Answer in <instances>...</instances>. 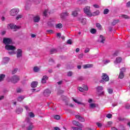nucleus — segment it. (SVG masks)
<instances>
[{
    "instance_id": "1",
    "label": "nucleus",
    "mask_w": 130,
    "mask_h": 130,
    "mask_svg": "<svg viewBox=\"0 0 130 130\" xmlns=\"http://www.w3.org/2000/svg\"><path fill=\"white\" fill-rule=\"evenodd\" d=\"M13 41L10 38H4L3 39V43L5 44V49L6 50H16V47L11 45Z\"/></svg>"
},
{
    "instance_id": "2",
    "label": "nucleus",
    "mask_w": 130,
    "mask_h": 130,
    "mask_svg": "<svg viewBox=\"0 0 130 130\" xmlns=\"http://www.w3.org/2000/svg\"><path fill=\"white\" fill-rule=\"evenodd\" d=\"M23 125L22 127H25L26 125H27V130H32L33 129L34 126L32 124V123L30 122V120L26 119L25 121L23 122Z\"/></svg>"
},
{
    "instance_id": "3",
    "label": "nucleus",
    "mask_w": 130,
    "mask_h": 130,
    "mask_svg": "<svg viewBox=\"0 0 130 130\" xmlns=\"http://www.w3.org/2000/svg\"><path fill=\"white\" fill-rule=\"evenodd\" d=\"M102 80H100V83L102 84H105L106 82H108L109 81V76L106 73H103L102 74Z\"/></svg>"
},
{
    "instance_id": "4",
    "label": "nucleus",
    "mask_w": 130,
    "mask_h": 130,
    "mask_svg": "<svg viewBox=\"0 0 130 130\" xmlns=\"http://www.w3.org/2000/svg\"><path fill=\"white\" fill-rule=\"evenodd\" d=\"M20 12V9L17 8H15L10 10V15L12 16H17Z\"/></svg>"
},
{
    "instance_id": "5",
    "label": "nucleus",
    "mask_w": 130,
    "mask_h": 130,
    "mask_svg": "<svg viewBox=\"0 0 130 130\" xmlns=\"http://www.w3.org/2000/svg\"><path fill=\"white\" fill-rule=\"evenodd\" d=\"M20 81V76L18 75H14L10 78V81L12 83H14V84H16V83H18Z\"/></svg>"
},
{
    "instance_id": "6",
    "label": "nucleus",
    "mask_w": 130,
    "mask_h": 130,
    "mask_svg": "<svg viewBox=\"0 0 130 130\" xmlns=\"http://www.w3.org/2000/svg\"><path fill=\"white\" fill-rule=\"evenodd\" d=\"M84 12L88 17H92V13L90 11V7L87 6L84 8Z\"/></svg>"
},
{
    "instance_id": "7",
    "label": "nucleus",
    "mask_w": 130,
    "mask_h": 130,
    "mask_svg": "<svg viewBox=\"0 0 130 130\" xmlns=\"http://www.w3.org/2000/svg\"><path fill=\"white\" fill-rule=\"evenodd\" d=\"M8 28H9V29H12L13 30H17L18 29H20V27L13 24H8Z\"/></svg>"
},
{
    "instance_id": "8",
    "label": "nucleus",
    "mask_w": 130,
    "mask_h": 130,
    "mask_svg": "<svg viewBox=\"0 0 130 130\" xmlns=\"http://www.w3.org/2000/svg\"><path fill=\"white\" fill-rule=\"evenodd\" d=\"M22 53H23V51L21 49H17V57L18 58L22 57Z\"/></svg>"
},
{
    "instance_id": "9",
    "label": "nucleus",
    "mask_w": 130,
    "mask_h": 130,
    "mask_svg": "<svg viewBox=\"0 0 130 130\" xmlns=\"http://www.w3.org/2000/svg\"><path fill=\"white\" fill-rule=\"evenodd\" d=\"M9 60H10V58L8 57H4L2 60V64H6L9 62Z\"/></svg>"
},
{
    "instance_id": "10",
    "label": "nucleus",
    "mask_w": 130,
    "mask_h": 130,
    "mask_svg": "<svg viewBox=\"0 0 130 130\" xmlns=\"http://www.w3.org/2000/svg\"><path fill=\"white\" fill-rule=\"evenodd\" d=\"M80 12V9L76 8L75 10L72 12V15L73 17H77L78 16V12Z\"/></svg>"
},
{
    "instance_id": "11",
    "label": "nucleus",
    "mask_w": 130,
    "mask_h": 130,
    "mask_svg": "<svg viewBox=\"0 0 130 130\" xmlns=\"http://www.w3.org/2000/svg\"><path fill=\"white\" fill-rule=\"evenodd\" d=\"M50 94H51V91L48 89H45L44 91V95L46 96V97H48Z\"/></svg>"
},
{
    "instance_id": "12",
    "label": "nucleus",
    "mask_w": 130,
    "mask_h": 130,
    "mask_svg": "<svg viewBox=\"0 0 130 130\" xmlns=\"http://www.w3.org/2000/svg\"><path fill=\"white\" fill-rule=\"evenodd\" d=\"M104 88L102 86H98L96 87L97 92L99 93H101V94H104V92H103Z\"/></svg>"
},
{
    "instance_id": "13",
    "label": "nucleus",
    "mask_w": 130,
    "mask_h": 130,
    "mask_svg": "<svg viewBox=\"0 0 130 130\" xmlns=\"http://www.w3.org/2000/svg\"><path fill=\"white\" fill-rule=\"evenodd\" d=\"M106 39L105 38V37H103V36L102 35H101L99 39V42H101V43H104V42L105 41Z\"/></svg>"
},
{
    "instance_id": "14",
    "label": "nucleus",
    "mask_w": 130,
    "mask_h": 130,
    "mask_svg": "<svg viewBox=\"0 0 130 130\" xmlns=\"http://www.w3.org/2000/svg\"><path fill=\"white\" fill-rule=\"evenodd\" d=\"M68 16H69V13H68V12H63L60 15L61 19H64V18Z\"/></svg>"
},
{
    "instance_id": "15",
    "label": "nucleus",
    "mask_w": 130,
    "mask_h": 130,
    "mask_svg": "<svg viewBox=\"0 0 130 130\" xmlns=\"http://www.w3.org/2000/svg\"><path fill=\"white\" fill-rule=\"evenodd\" d=\"M76 118H77V119H79V120L80 121H81V122H84L85 121V119L82 117H81V116L77 115L75 116Z\"/></svg>"
},
{
    "instance_id": "16",
    "label": "nucleus",
    "mask_w": 130,
    "mask_h": 130,
    "mask_svg": "<svg viewBox=\"0 0 130 130\" xmlns=\"http://www.w3.org/2000/svg\"><path fill=\"white\" fill-rule=\"evenodd\" d=\"M40 21V17L38 15H37L34 17V22L35 23H38Z\"/></svg>"
},
{
    "instance_id": "17",
    "label": "nucleus",
    "mask_w": 130,
    "mask_h": 130,
    "mask_svg": "<svg viewBox=\"0 0 130 130\" xmlns=\"http://www.w3.org/2000/svg\"><path fill=\"white\" fill-rule=\"evenodd\" d=\"M121 60H122L121 57H118L116 58V60L114 61V62L115 64H117L118 63H119L121 62Z\"/></svg>"
},
{
    "instance_id": "18",
    "label": "nucleus",
    "mask_w": 130,
    "mask_h": 130,
    "mask_svg": "<svg viewBox=\"0 0 130 130\" xmlns=\"http://www.w3.org/2000/svg\"><path fill=\"white\" fill-rule=\"evenodd\" d=\"M78 126H79V127H72V129L73 130H82V129H83V125H82V124H80V125Z\"/></svg>"
},
{
    "instance_id": "19",
    "label": "nucleus",
    "mask_w": 130,
    "mask_h": 130,
    "mask_svg": "<svg viewBox=\"0 0 130 130\" xmlns=\"http://www.w3.org/2000/svg\"><path fill=\"white\" fill-rule=\"evenodd\" d=\"M48 80V77L46 76H44L43 77V78L42 79V84H45L46 83V81Z\"/></svg>"
},
{
    "instance_id": "20",
    "label": "nucleus",
    "mask_w": 130,
    "mask_h": 130,
    "mask_svg": "<svg viewBox=\"0 0 130 130\" xmlns=\"http://www.w3.org/2000/svg\"><path fill=\"white\" fill-rule=\"evenodd\" d=\"M37 85H38V82L37 81H33L31 84V88H36Z\"/></svg>"
},
{
    "instance_id": "21",
    "label": "nucleus",
    "mask_w": 130,
    "mask_h": 130,
    "mask_svg": "<svg viewBox=\"0 0 130 130\" xmlns=\"http://www.w3.org/2000/svg\"><path fill=\"white\" fill-rule=\"evenodd\" d=\"M72 123L73 124H74V125H76L77 126H80V125L82 124L76 120L73 121Z\"/></svg>"
},
{
    "instance_id": "22",
    "label": "nucleus",
    "mask_w": 130,
    "mask_h": 130,
    "mask_svg": "<svg viewBox=\"0 0 130 130\" xmlns=\"http://www.w3.org/2000/svg\"><path fill=\"white\" fill-rule=\"evenodd\" d=\"M92 67H93V64H85L83 66V69H89L90 68H92Z\"/></svg>"
},
{
    "instance_id": "23",
    "label": "nucleus",
    "mask_w": 130,
    "mask_h": 130,
    "mask_svg": "<svg viewBox=\"0 0 130 130\" xmlns=\"http://www.w3.org/2000/svg\"><path fill=\"white\" fill-rule=\"evenodd\" d=\"M80 21L81 23L83 24V25H85V24H86V22H87V19H86V18H81L80 19Z\"/></svg>"
},
{
    "instance_id": "24",
    "label": "nucleus",
    "mask_w": 130,
    "mask_h": 130,
    "mask_svg": "<svg viewBox=\"0 0 130 130\" xmlns=\"http://www.w3.org/2000/svg\"><path fill=\"white\" fill-rule=\"evenodd\" d=\"M40 71V68L37 66H35L34 67V71L35 73H37L38 72H39Z\"/></svg>"
},
{
    "instance_id": "25",
    "label": "nucleus",
    "mask_w": 130,
    "mask_h": 130,
    "mask_svg": "<svg viewBox=\"0 0 130 130\" xmlns=\"http://www.w3.org/2000/svg\"><path fill=\"white\" fill-rule=\"evenodd\" d=\"M55 27L57 29H61L62 28V24L61 23H58L56 24Z\"/></svg>"
},
{
    "instance_id": "26",
    "label": "nucleus",
    "mask_w": 130,
    "mask_h": 130,
    "mask_svg": "<svg viewBox=\"0 0 130 130\" xmlns=\"http://www.w3.org/2000/svg\"><path fill=\"white\" fill-rule=\"evenodd\" d=\"M6 77L5 74H0V82L4 81V79Z\"/></svg>"
},
{
    "instance_id": "27",
    "label": "nucleus",
    "mask_w": 130,
    "mask_h": 130,
    "mask_svg": "<svg viewBox=\"0 0 130 130\" xmlns=\"http://www.w3.org/2000/svg\"><path fill=\"white\" fill-rule=\"evenodd\" d=\"M120 18H122L123 19H129V17H128L126 15L122 14L120 16Z\"/></svg>"
},
{
    "instance_id": "28",
    "label": "nucleus",
    "mask_w": 130,
    "mask_h": 130,
    "mask_svg": "<svg viewBox=\"0 0 130 130\" xmlns=\"http://www.w3.org/2000/svg\"><path fill=\"white\" fill-rule=\"evenodd\" d=\"M100 14V11L99 10H97L95 12L92 13V16H98Z\"/></svg>"
},
{
    "instance_id": "29",
    "label": "nucleus",
    "mask_w": 130,
    "mask_h": 130,
    "mask_svg": "<svg viewBox=\"0 0 130 130\" xmlns=\"http://www.w3.org/2000/svg\"><path fill=\"white\" fill-rule=\"evenodd\" d=\"M124 77V74L122 73V72H120L119 75V79H123V77Z\"/></svg>"
},
{
    "instance_id": "30",
    "label": "nucleus",
    "mask_w": 130,
    "mask_h": 130,
    "mask_svg": "<svg viewBox=\"0 0 130 130\" xmlns=\"http://www.w3.org/2000/svg\"><path fill=\"white\" fill-rule=\"evenodd\" d=\"M25 97L24 96H20L18 98L17 100L18 101H19V102H21V101H23L24 100V99Z\"/></svg>"
},
{
    "instance_id": "31",
    "label": "nucleus",
    "mask_w": 130,
    "mask_h": 130,
    "mask_svg": "<svg viewBox=\"0 0 130 130\" xmlns=\"http://www.w3.org/2000/svg\"><path fill=\"white\" fill-rule=\"evenodd\" d=\"M96 27H98V29H99V30H102V26H101V24H100V23H96Z\"/></svg>"
},
{
    "instance_id": "32",
    "label": "nucleus",
    "mask_w": 130,
    "mask_h": 130,
    "mask_svg": "<svg viewBox=\"0 0 130 130\" xmlns=\"http://www.w3.org/2000/svg\"><path fill=\"white\" fill-rule=\"evenodd\" d=\"M28 115L31 118L35 117V115L33 113V112L28 113Z\"/></svg>"
},
{
    "instance_id": "33",
    "label": "nucleus",
    "mask_w": 130,
    "mask_h": 130,
    "mask_svg": "<svg viewBox=\"0 0 130 130\" xmlns=\"http://www.w3.org/2000/svg\"><path fill=\"white\" fill-rule=\"evenodd\" d=\"M22 111H23V109L19 108L17 109L16 113H18V114H20V113H21V112H22Z\"/></svg>"
},
{
    "instance_id": "34",
    "label": "nucleus",
    "mask_w": 130,
    "mask_h": 130,
    "mask_svg": "<svg viewBox=\"0 0 130 130\" xmlns=\"http://www.w3.org/2000/svg\"><path fill=\"white\" fill-rule=\"evenodd\" d=\"M96 32H97V30L95 28H92L90 29V33H91V34H95Z\"/></svg>"
},
{
    "instance_id": "35",
    "label": "nucleus",
    "mask_w": 130,
    "mask_h": 130,
    "mask_svg": "<svg viewBox=\"0 0 130 130\" xmlns=\"http://www.w3.org/2000/svg\"><path fill=\"white\" fill-rule=\"evenodd\" d=\"M23 17L22 14H19L16 17V19L17 20H19V19H22V17Z\"/></svg>"
},
{
    "instance_id": "36",
    "label": "nucleus",
    "mask_w": 130,
    "mask_h": 130,
    "mask_svg": "<svg viewBox=\"0 0 130 130\" xmlns=\"http://www.w3.org/2000/svg\"><path fill=\"white\" fill-rule=\"evenodd\" d=\"M109 62H110V60H104L103 61V63H104V64H107V63H109Z\"/></svg>"
},
{
    "instance_id": "37",
    "label": "nucleus",
    "mask_w": 130,
    "mask_h": 130,
    "mask_svg": "<svg viewBox=\"0 0 130 130\" xmlns=\"http://www.w3.org/2000/svg\"><path fill=\"white\" fill-rule=\"evenodd\" d=\"M89 107L90 108H92V109L95 108V107H96V104H90L89 105Z\"/></svg>"
},
{
    "instance_id": "38",
    "label": "nucleus",
    "mask_w": 130,
    "mask_h": 130,
    "mask_svg": "<svg viewBox=\"0 0 130 130\" xmlns=\"http://www.w3.org/2000/svg\"><path fill=\"white\" fill-rule=\"evenodd\" d=\"M17 72H18V69L17 68L14 69L12 72V75H15V74H16Z\"/></svg>"
},
{
    "instance_id": "39",
    "label": "nucleus",
    "mask_w": 130,
    "mask_h": 130,
    "mask_svg": "<svg viewBox=\"0 0 130 130\" xmlns=\"http://www.w3.org/2000/svg\"><path fill=\"white\" fill-rule=\"evenodd\" d=\"M108 13H109V10L106 9L104 10V15H107V14H108Z\"/></svg>"
},
{
    "instance_id": "40",
    "label": "nucleus",
    "mask_w": 130,
    "mask_h": 130,
    "mask_svg": "<svg viewBox=\"0 0 130 130\" xmlns=\"http://www.w3.org/2000/svg\"><path fill=\"white\" fill-rule=\"evenodd\" d=\"M108 92L109 94H112V93H113V90L111 88H108Z\"/></svg>"
},
{
    "instance_id": "41",
    "label": "nucleus",
    "mask_w": 130,
    "mask_h": 130,
    "mask_svg": "<svg viewBox=\"0 0 130 130\" xmlns=\"http://www.w3.org/2000/svg\"><path fill=\"white\" fill-rule=\"evenodd\" d=\"M47 13H48V10H45L43 12V15L45 16V17H46V16H47Z\"/></svg>"
},
{
    "instance_id": "42",
    "label": "nucleus",
    "mask_w": 130,
    "mask_h": 130,
    "mask_svg": "<svg viewBox=\"0 0 130 130\" xmlns=\"http://www.w3.org/2000/svg\"><path fill=\"white\" fill-rule=\"evenodd\" d=\"M83 89L84 91H88V90H89V88H88V86L87 85H83Z\"/></svg>"
},
{
    "instance_id": "43",
    "label": "nucleus",
    "mask_w": 130,
    "mask_h": 130,
    "mask_svg": "<svg viewBox=\"0 0 130 130\" xmlns=\"http://www.w3.org/2000/svg\"><path fill=\"white\" fill-rule=\"evenodd\" d=\"M34 3L36 4V5H38L39 4H40V2H41V0H34Z\"/></svg>"
},
{
    "instance_id": "44",
    "label": "nucleus",
    "mask_w": 130,
    "mask_h": 130,
    "mask_svg": "<svg viewBox=\"0 0 130 130\" xmlns=\"http://www.w3.org/2000/svg\"><path fill=\"white\" fill-rule=\"evenodd\" d=\"M73 101H74V102H75V103H77V104H83V103L78 101V100L73 99Z\"/></svg>"
},
{
    "instance_id": "45",
    "label": "nucleus",
    "mask_w": 130,
    "mask_h": 130,
    "mask_svg": "<svg viewBox=\"0 0 130 130\" xmlns=\"http://www.w3.org/2000/svg\"><path fill=\"white\" fill-rule=\"evenodd\" d=\"M119 20H115L113 21V23H112V25H114L116 24H117V23H118Z\"/></svg>"
},
{
    "instance_id": "46",
    "label": "nucleus",
    "mask_w": 130,
    "mask_h": 130,
    "mask_svg": "<svg viewBox=\"0 0 130 130\" xmlns=\"http://www.w3.org/2000/svg\"><path fill=\"white\" fill-rule=\"evenodd\" d=\"M112 124V122H111V121H109V122H107V126L108 127H109V126H111Z\"/></svg>"
},
{
    "instance_id": "47",
    "label": "nucleus",
    "mask_w": 130,
    "mask_h": 130,
    "mask_svg": "<svg viewBox=\"0 0 130 130\" xmlns=\"http://www.w3.org/2000/svg\"><path fill=\"white\" fill-rule=\"evenodd\" d=\"M54 118L55 119H57V120H58V119H60V116H59V115H56L54 116Z\"/></svg>"
},
{
    "instance_id": "48",
    "label": "nucleus",
    "mask_w": 130,
    "mask_h": 130,
    "mask_svg": "<svg viewBox=\"0 0 130 130\" xmlns=\"http://www.w3.org/2000/svg\"><path fill=\"white\" fill-rule=\"evenodd\" d=\"M93 7H94V8H95V9H99L100 8V7L99 6V5H97V4H94L93 5Z\"/></svg>"
},
{
    "instance_id": "49",
    "label": "nucleus",
    "mask_w": 130,
    "mask_h": 130,
    "mask_svg": "<svg viewBox=\"0 0 130 130\" xmlns=\"http://www.w3.org/2000/svg\"><path fill=\"white\" fill-rule=\"evenodd\" d=\"M106 117H107V118H111L112 115L111 114H108L106 115Z\"/></svg>"
},
{
    "instance_id": "50",
    "label": "nucleus",
    "mask_w": 130,
    "mask_h": 130,
    "mask_svg": "<svg viewBox=\"0 0 130 130\" xmlns=\"http://www.w3.org/2000/svg\"><path fill=\"white\" fill-rule=\"evenodd\" d=\"M96 125H98V127H101L102 126V124L100 122H97Z\"/></svg>"
},
{
    "instance_id": "51",
    "label": "nucleus",
    "mask_w": 130,
    "mask_h": 130,
    "mask_svg": "<svg viewBox=\"0 0 130 130\" xmlns=\"http://www.w3.org/2000/svg\"><path fill=\"white\" fill-rule=\"evenodd\" d=\"M68 76L69 77H71V76H73V72H68Z\"/></svg>"
},
{
    "instance_id": "52",
    "label": "nucleus",
    "mask_w": 130,
    "mask_h": 130,
    "mask_svg": "<svg viewBox=\"0 0 130 130\" xmlns=\"http://www.w3.org/2000/svg\"><path fill=\"white\" fill-rule=\"evenodd\" d=\"M125 68H122L121 69H120V72L122 73H124V72H125Z\"/></svg>"
},
{
    "instance_id": "53",
    "label": "nucleus",
    "mask_w": 130,
    "mask_h": 130,
    "mask_svg": "<svg viewBox=\"0 0 130 130\" xmlns=\"http://www.w3.org/2000/svg\"><path fill=\"white\" fill-rule=\"evenodd\" d=\"M9 54H15V51L14 50H12V51L8 52Z\"/></svg>"
},
{
    "instance_id": "54",
    "label": "nucleus",
    "mask_w": 130,
    "mask_h": 130,
    "mask_svg": "<svg viewBox=\"0 0 130 130\" xmlns=\"http://www.w3.org/2000/svg\"><path fill=\"white\" fill-rule=\"evenodd\" d=\"M24 108H25L26 110H27V111H29L30 110V108L28 107V106H25Z\"/></svg>"
},
{
    "instance_id": "55",
    "label": "nucleus",
    "mask_w": 130,
    "mask_h": 130,
    "mask_svg": "<svg viewBox=\"0 0 130 130\" xmlns=\"http://www.w3.org/2000/svg\"><path fill=\"white\" fill-rule=\"evenodd\" d=\"M89 51H90V49L87 48V49H86L85 50L84 52H85V53H88V52H89Z\"/></svg>"
},
{
    "instance_id": "56",
    "label": "nucleus",
    "mask_w": 130,
    "mask_h": 130,
    "mask_svg": "<svg viewBox=\"0 0 130 130\" xmlns=\"http://www.w3.org/2000/svg\"><path fill=\"white\" fill-rule=\"evenodd\" d=\"M78 90H79L80 92H84V88L82 87H78Z\"/></svg>"
},
{
    "instance_id": "57",
    "label": "nucleus",
    "mask_w": 130,
    "mask_h": 130,
    "mask_svg": "<svg viewBox=\"0 0 130 130\" xmlns=\"http://www.w3.org/2000/svg\"><path fill=\"white\" fill-rule=\"evenodd\" d=\"M83 56H84V54H80L79 55L78 57L79 58H83Z\"/></svg>"
},
{
    "instance_id": "58",
    "label": "nucleus",
    "mask_w": 130,
    "mask_h": 130,
    "mask_svg": "<svg viewBox=\"0 0 130 130\" xmlns=\"http://www.w3.org/2000/svg\"><path fill=\"white\" fill-rule=\"evenodd\" d=\"M47 32H48V33H50V34H52V33H53V30H47Z\"/></svg>"
},
{
    "instance_id": "59",
    "label": "nucleus",
    "mask_w": 130,
    "mask_h": 130,
    "mask_svg": "<svg viewBox=\"0 0 130 130\" xmlns=\"http://www.w3.org/2000/svg\"><path fill=\"white\" fill-rule=\"evenodd\" d=\"M68 44H72V40H69L67 41Z\"/></svg>"
},
{
    "instance_id": "60",
    "label": "nucleus",
    "mask_w": 130,
    "mask_h": 130,
    "mask_svg": "<svg viewBox=\"0 0 130 130\" xmlns=\"http://www.w3.org/2000/svg\"><path fill=\"white\" fill-rule=\"evenodd\" d=\"M17 93H21V92H22V89H21L20 88H18L17 89Z\"/></svg>"
},
{
    "instance_id": "61",
    "label": "nucleus",
    "mask_w": 130,
    "mask_h": 130,
    "mask_svg": "<svg viewBox=\"0 0 130 130\" xmlns=\"http://www.w3.org/2000/svg\"><path fill=\"white\" fill-rule=\"evenodd\" d=\"M126 7H127L128 8H129V7H130V1L126 3Z\"/></svg>"
},
{
    "instance_id": "62",
    "label": "nucleus",
    "mask_w": 130,
    "mask_h": 130,
    "mask_svg": "<svg viewBox=\"0 0 130 130\" xmlns=\"http://www.w3.org/2000/svg\"><path fill=\"white\" fill-rule=\"evenodd\" d=\"M6 33H7V31H6L5 30H4V31H2L1 35H5V34H6Z\"/></svg>"
},
{
    "instance_id": "63",
    "label": "nucleus",
    "mask_w": 130,
    "mask_h": 130,
    "mask_svg": "<svg viewBox=\"0 0 130 130\" xmlns=\"http://www.w3.org/2000/svg\"><path fill=\"white\" fill-rule=\"evenodd\" d=\"M88 103H92V102H93V100H92L91 99H89L88 101Z\"/></svg>"
},
{
    "instance_id": "64",
    "label": "nucleus",
    "mask_w": 130,
    "mask_h": 130,
    "mask_svg": "<svg viewBox=\"0 0 130 130\" xmlns=\"http://www.w3.org/2000/svg\"><path fill=\"white\" fill-rule=\"evenodd\" d=\"M31 38H35V37H36V35L32 34L31 35Z\"/></svg>"
}]
</instances>
